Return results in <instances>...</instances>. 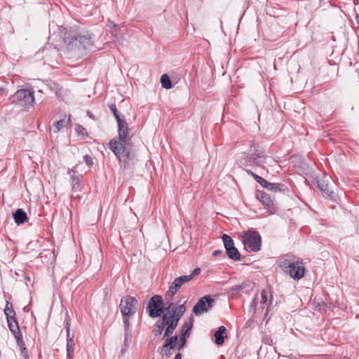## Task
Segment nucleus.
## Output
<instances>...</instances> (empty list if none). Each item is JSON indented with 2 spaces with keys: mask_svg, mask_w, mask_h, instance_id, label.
<instances>
[{
  "mask_svg": "<svg viewBox=\"0 0 359 359\" xmlns=\"http://www.w3.org/2000/svg\"><path fill=\"white\" fill-rule=\"evenodd\" d=\"M266 159L267 156L262 150L255 149L253 151H251L249 154L241 153L238 156L237 161L239 164L245 166L263 167L266 162Z\"/></svg>",
  "mask_w": 359,
  "mask_h": 359,
  "instance_id": "nucleus-3",
  "label": "nucleus"
},
{
  "mask_svg": "<svg viewBox=\"0 0 359 359\" xmlns=\"http://www.w3.org/2000/svg\"><path fill=\"white\" fill-rule=\"evenodd\" d=\"M13 102H16L22 107L29 108L34 102V92L29 90L21 89L18 90L11 97Z\"/></svg>",
  "mask_w": 359,
  "mask_h": 359,
  "instance_id": "nucleus-6",
  "label": "nucleus"
},
{
  "mask_svg": "<svg viewBox=\"0 0 359 359\" xmlns=\"http://www.w3.org/2000/svg\"><path fill=\"white\" fill-rule=\"evenodd\" d=\"M111 111H113L116 118V121L118 122V128L120 127V121L121 122H123V123H126L125 120L123 119H121L119 116V115L118 114V112H117V109L116 108V106L115 104H112L111 107H110Z\"/></svg>",
  "mask_w": 359,
  "mask_h": 359,
  "instance_id": "nucleus-28",
  "label": "nucleus"
},
{
  "mask_svg": "<svg viewBox=\"0 0 359 359\" xmlns=\"http://www.w3.org/2000/svg\"><path fill=\"white\" fill-rule=\"evenodd\" d=\"M222 241H223L226 251H227V248H231L235 247L233 241L228 235L224 234L222 236Z\"/></svg>",
  "mask_w": 359,
  "mask_h": 359,
  "instance_id": "nucleus-21",
  "label": "nucleus"
},
{
  "mask_svg": "<svg viewBox=\"0 0 359 359\" xmlns=\"http://www.w3.org/2000/svg\"><path fill=\"white\" fill-rule=\"evenodd\" d=\"M224 326H219L218 330L215 332V343L217 345H222L224 341V339L227 337Z\"/></svg>",
  "mask_w": 359,
  "mask_h": 359,
  "instance_id": "nucleus-16",
  "label": "nucleus"
},
{
  "mask_svg": "<svg viewBox=\"0 0 359 359\" xmlns=\"http://www.w3.org/2000/svg\"><path fill=\"white\" fill-rule=\"evenodd\" d=\"M264 188L271 191H276L278 189V184L267 182V184Z\"/></svg>",
  "mask_w": 359,
  "mask_h": 359,
  "instance_id": "nucleus-31",
  "label": "nucleus"
},
{
  "mask_svg": "<svg viewBox=\"0 0 359 359\" xmlns=\"http://www.w3.org/2000/svg\"><path fill=\"white\" fill-rule=\"evenodd\" d=\"M226 254L230 259L233 260H239L241 258V255L235 247L227 248Z\"/></svg>",
  "mask_w": 359,
  "mask_h": 359,
  "instance_id": "nucleus-20",
  "label": "nucleus"
},
{
  "mask_svg": "<svg viewBox=\"0 0 359 359\" xmlns=\"http://www.w3.org/2000/svg\"><path fill=\"white\" fill-rule=\"evenodd\" d=\"M247 173L251 175L255 179V180L259 183L263 187H265V186H266L267 184V181L265 180L264 178H262V177L255 174L254 172H252L251 170H245Z\"/></svg>",
  "mask_w": 359,
  "mask_h": 359,
  "instance_id": "nucleus-24",
  "label": "nucleus"
},
{
  "mask_svg": "<svg viewBox=\"0 0 359 359\" xmlns=\"http://www.w3.org/2000/svg\"><path fill=\"white\" fill-rule=\"evenodd\" d=\"M93 43L91 37L88 34H78L74 36L68 44L71 50H90Z\"/></svg>",
  "mask_w": 359,
  "mask_h": 359,
  "instance_id": "nucleus-5",
  "label": "nucleus"
},
{
  "mask_svg": "<svg viewBox=\"0 0 359 359\" xmlns=\"http://www.w3.org/2000/svg\"><path fill=\"white\" fill-rule=\"evenodd\" d=\"M22 359H29L28 355L27 354L26 349L22 351L21 348Z\"/></svg>",
  "mask_w": 359,
  "mask_h": 359,
  "instance_id": "nucleus-35",
  "label": "nucleus"
},
{
  "mask_svg": "<svg viewBox=\"0 0 359 359\" xmlns=\"http://www.w3.org/2000/svg\"><path fill=\"white\" fill-rule=\"evenodd\" d=\"M279 265L282 270L294 279H300L304 275V267L297 260L285 259L281 260Z\"/></svg>",
  "mask_w": 359,
  "mask_h": 359,
  "instance_id": "nucleus-4",
  "label": "nucleus"
},
{
  "mask_svg": "<svg viewBox=\"0 0 359 359\" xmlns=\"http://www.w3.org/2000/svg\"><path fill=\"white\" fill-rule=\"evenodd\" d=\"M318 187L321 190V191L326 196H330L332 193L329 187L327 184L324 180H318L317 181Z\"/></svg>",
  "mask_w": 359,
  "mask_h": 359,
  "instance_id": "nucleus-19",
  "label": "nucleus"
},
{
  "mask_svg": "<svg viewBox=\"0 0 359 359\" xmlns=\"http://www.w3.org/2000/svg\"><path fill=\"white\" fill-rule=\"evenodd\" d=\"M214 302V299L210 296L203 297L195 304L193 311L196 315H201L203 313L207 312L213 306Z\"/></svg>",
  "mask_w": 359,
  "mask_h": 359,
  "instance_id": "nucleus-9",
  "label": "nucleus"
},
{
  "mask_svg": "<svg viewBox=\"0 0 359 359\" xmlns=\"http://www.w3.org/2000/svg\"><path fill=\"white\" fill-rule=\"evenodd\" d=\"M221 253H222L221 250H215L213 252V255L216 257V256H218L219 255H220Z\"/></svg>",
  "mask_w": 359,
  "mask_h": 359,
  "instance_id": "nucleus-36",
  "label": "nucleus"
},
{
  "mask_svg": "<svg viewBox=\"0 0 359 359\" xmlns=\"http://www.w3.org/2000/svg\"><path fill=\"white\" fill-rule=\"evenodd\" d=\"M74 350V342L73 339H69L67 341V356L70 357Z\"/></svg>",
  "mask_w": 359,
  "mask_h": 359,
  "instance_id": "nucleus-26",
  "label": "nucleus"
},
{
  "mask_svg": "<svg viewBox=\"0 0 359 359\" xmlns=\"http://www.w3.org/2000/svg\"><path fill=\"white\" fill-rule=\"evenodd\" d=\"M8 325L11 331L13 333L17 340V343L20 348H22V351L25 350V344L23 343L21 335L20 334V330L18 325V323L15 318H11L7 320Z\"/></svg>",
  "mask_w": 359,
  "mask_h": 359,
  "instance_id": "nucleus-13",
  "label": "nucleus"
},
{
  "mask_svg": "<svg viewBox=\"0 0 359 359\" xmlns=\"http://www.w3.org/2000/svg\"><path fill=\"white\" fill-rule=\"evenodd\" d=\"M75 130L78 135L84 137L88 135L87 131L85 128L79 124L75 125Z\"/></svg>",
  "mask_w": 359,
  "mask_h": 359,
  "instance_id": "nucleus-27",
  "label": "nucleus"
},
{
  "mask_svg": "<svg viewBox=\"0 0 359 359\" xmlns=\"http://www.w3.org/2000/svg\"><path fill=\"white\" fill-rule=\"evenodd\" d=\"M108 27L113 34L116 33L119 29L118 25L111 20L108 21Z\"/></svg>",
  "mask_w": 359,
  "mask_h": 359,
  "instance_id": "nucleus-29",
  "label": "nucleus"
},
{
  "mask_svg": "<svg viewBox=\"0 0 359 359\" xmlns=\"http://www.w3.org/2000/svg\"><path fill=\"white\" fill-rule=\"evenodd\" d=\"M185 310L184 304L178 306H176L174 303L169 304V306L165 309L167 313L163 316L162 319L163 327H165V337H168L173 333Z\"/></svg>",
  "mask_w": 359,
  "mask_h": 359,
  "instance_id": "nucleus-2",
  "label": "nucleus"
},
{
  "mask_svg": "<svg viewBox=\"0 0 359 359\" xmlns=\"http://www.w3.org/2000/svg\"><path fill=\"white\" fill-rule=\"evenodd\" d=\"M128 130L127 123L120 121V127L118 128V140L112 139L109 144L110 149L120 161H125L128 158L129 152L127 150L126 146L129 144L130 138L128 136Z\"/></svg>",
  "mask_w": 359,
  "mask_h": 359,
  "instance_id": "nucleus-1",
  "label": "nucleus"
},
{
  "mask_svg": "<svg viewBox=\"0 0 359 359\" xmlns=\"http://www.w3.org/2000/svg\"><path fill=\"white\" fill-rule=\"evenodd\" d=\"M356 20H357L358 23L359 24V16H356Z\"/></svg>",
  "mask_w": 359,
  "mask_h": 359,
  "instance_id": "nucleus-39",
  "label": "nucleus"
},
{
  "mask_svg": "<svg viewBox=\"0 0 359 359\" xmlns=\"http://www.w3.org/2000/svg\"><path fill=\"white\" fill-rule=\"evenodd\" d=\"M192 327V320L190 319L189 320L184 323L183 325L181 333L179 339V349H181L184 347V346L186 344V337L189 336V332L191 330Z\"/></svg>",
  "mask_w": 359,
  "mask_h": 359,
  "instance_id": "nucleus-14",
  "label": "nucleus"
},
{
  "mask_svg": "<svg viewBox=\"0 0 359 359\" xmlns=\"http://www.w3.org/2000/svg\"><path fill=\"white\" fill-rule=\"evenodd\" d=\"M84 161L86 163V164L89 166L92 165L93 164V161L91 157L88 156H84Z\"/></svg>",
  "mask_w": 359,
  "mask_h": 359,
  "instance_id": "nucleus-33",
  "label": "nucleus"
},
{
  "mask_svg": "<svg viewBox=\"0 0 359 359\" xmlns=\"http://www.w3.org/2000/svg\"><path fill=\"white\" fill-rule=\"evenodd\" d=\"M138 306L137 301L131 297H126L121 299L120 307L123 317H129L134 315Z\"/></svg>",
  "mask_w": 359,
  "mask_h": 359,
  "instance_id": "nucleus-8",
  "label": "nucleus"
},
{
  "mask_svg": "<svg viewBox=\"0 0 359 359\" xmlns=\"http://www.w3.org/2000/svg\"><path fill=\"white\" fill-rule=\"evenodd\" d=\"M243 242L246 248L254 252H257L261 248V237L255 231H248L243 236Z\"/></svg>",
  "mask_w": 359,
  "mask_h": 359,
  "instance_id": "nucleus-7",
  "label": "nucleus"
},
{
  "mask_svg": "<svg viewBox=\"0 0 359 359\" xmlns=\"http://www.w3.org/2000/svg\"><path fill=\"white\" fill-rule=\"evenodd\" d=\"M201 273V269L200 268H196L193 270L191 273L190 275H187V276H191V280L193 279V278L197 275H198Z\"/></svg>",
  "mask_w": 359,
  "mask_h": 359,
  "instance_id": "nucleus-32",
  "label": "nucleus"
},
{
  "mask_svg": "<svg viewBox=\"0 0 359 359\" xmlns=\"http://www.w3.org/2000/svg\"><path fill=\"white\" fill-rule=\"evenodd\" d=\"M4 313L7 320L15 318V312L13 309V304L8 302H6Z\"/></svg>",
  "mask_w": 359,
  "mask_h": 359,
  "instance_id": "nucleus-18",
  "label": "nucleus"
},
{
  "mask_svg": "<svg viewBox=\"0 0 359 359\" xmlns=\"http://www.w3.org/2000/svg\"><path fill=\"white\" fill-rule=\"evenodd\" d=\"M123 323H124V326H125V330L126 332H128V330L129 329L130 323H129V320L127 317H124Z\"/></svg>",
  "mask_w": 359,
  "mask_h": 359,
  "instance_id": "nucleus-34",
  "label": "nucleus"
},
{
  "mask_svg": "<svg viewBox=\"0 0 359 359\" xmlns=\"http://www.w3.org/2000/svg\"><path fill=\"white\" fill-rule=\"evenodd\" d=\"M161 83L162 86L165 89H170L172 88L171 81L167 74L162 75L161 78Z\"/></svg>",
  "mask_w": 359,
  "mask_h": 359,
  "instance_id": "nucleus-23",
  "label": "nucleus"
},
{
  "mask_svg": "<svg viewBox=\"0 0 359 359\" xmlns=\"http://www.w3.org/2000/svg\"><path fill=\"white\" fill-rule=\"evenodd\" d=\"M175 359H182V355L180 353H177L175 355Z\"/></svg>",
  "mask_w": 359,
  "mask_h": 359,
  "instance_id": "nucleus-38",
  "label": "nucleus"
},
{
  "mask_svg": "<svg viewBox=\"0 0 359 359\" xmlns=\"http://www.w3.org/2000/svg\"><path fill=\"white\" fill-rule=\"evenodd\" d=\"M163 329H164V327H163V321H162L161 323H158L156 325V328L154 329V335H156V336L160 335L162 333Z\"/></svg>",
  "mask_w": 359,
  "mask_h": 359,
  "instance_id": "nucleus-30",
  "label": "nucleus"
},
{
  "mask_svg": "<svg viewBox=\"0 0 359 359\" xmlns=\"http://www.w3.org/2000/svg\"><path fill=\"white\" fill-rule=\"evenodd\" d=\"M149 316L152 318H156L161 315L163 309V301L161 297L156 295L153 297L148 305Z\"/></svg>",
  "mask_w": 359,
  "mask_h": 359,
  "instance_id": "nucleus-10",
  "label": "nucleus"
},
{
  "mask_svg": "<svg viewBox=\"0 0 359 359\" xmlns=\"http://www.w3.org/2000/svg\"><path fill=\"white\" fill-rule=\"evenodd\" d=\"M67 341L69 339H73V337L70 336V333H69V329H67Z\"/></svg>",
  "mask_w": 359,
  "mask_h": 359,
  "instance_id": "nucleus-37",
  "label": "nucleus"
},
{
  "mask_svg": "<svg viewBox=\"0 0 359 359\" xmlns=\"http://www.w3.org/2000/svg\"><path fill=\"white\" fill-rule=\"evenodd\" d=\"M178 339H180V337L177 336H172L166 339L161 348V354L168 357L172 354L171 351L175 348L177 347V349L180 350Z\"/></svg>",
  "mask_w": 359,
  "mask_h": 359,
  "instance_id": "nucleus-12",
  "label": "nucleus"
},
{
  "mask_svg": "<svg viewBox=\"0 0 359 359\" xmlns=\"http://www.w3.org/2000/svg\"><path fill=\"white\" fill-rule=\"evenodd\" d=\"M256 299L259 301L262 305L266 304L268 299L267 292L265 290H262L260 296H257Z\"/></svg>",
  "mask_w": 359,
  "mask_h": 359,
  "instance_id": "nucleus-25",
  "label": "nucleus"
},
{
  "mask_svg": "<svg viewBox=\"0 0 359 359\" xmlns=\"http://www.w3.org/2000/svg\"><path fill=\"white\" fill-rule=\"evenodd\" d=\"M66 125V122L64 119H61L58 121L57 123L53 124L50 130L53 131V133H56L59 132L62 128H65Z\"/></svg>",
  "mask_w": 359,
  "mask_h": 359,
  "instance_id": "nucleus-22",
  "label": "nucleus"
},
{
  "mask_svg": "<svg viewBox=\"0 0 359 359\" xmlns=\"http://www.w3.org/2000/svg\"><path fill=\"white\" fill-rule=\"evenodd\" d=\"M190 280L191 276H182L175 278L167 291L165 298L168 299H172L181 286Z\"/></svg>",
  "mask_w": 359,
  "mask_h": 359,
  "instance_id": "nucleus-11",
  "label": "nucleus"
},
{
  "mask_svg": "<svg viewBox=\"0 0 359 359\" xmlns=\"http://www.w3.org/2000/svg\"><path fill=\"white\" fill-rule=\"evenodd\" d=\"M257 198L264 205L265 208L270 212H273V203L270 197L264 192H259L257 194Z\"/></svg>",
  "mask_w": 359,
  "mask_h": 359,
  "instance_id": "nucleus-15",
  "label": "nucleus"
},
{
  "mask_svg": "<svg viewBox=\"0 0 359 359\" xmlns=\"http://www.w3.org/2000/svg\"><path fill=\"white\" fill-rule=\"evenodd\" d=\"M15 222L18 224H23L27 220V214L22 209H18L13 214Z\"/></svg>",
  "mask_w": 359,
  "mask_h": 359,
  "instance_id": "nucleus-17",
  "label": "nucleus"
}]
</instances>
